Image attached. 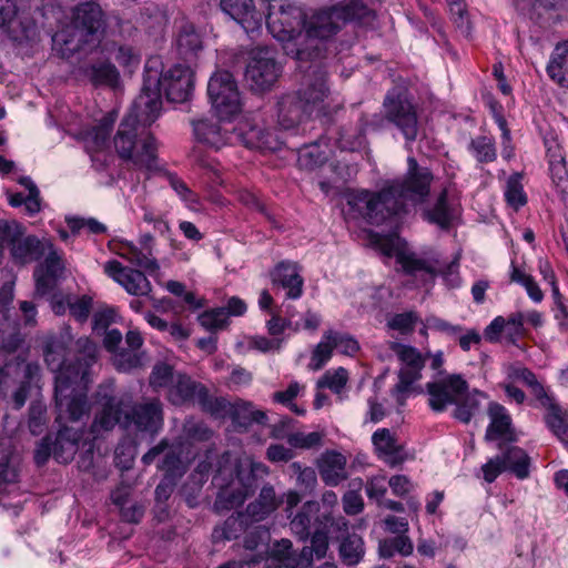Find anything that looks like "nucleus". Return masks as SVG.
I'll return each mask as SVG.
<instances>
[{
  "label": "nucleus",
  "mask_w": 568,
  "mask_h": 568,
  "mask_svg": "<svg viewBox=\"0 0 568 568\" xmlns=\"http://www.w3.org/2000/svg\"><path fill=\"white\" fill-rule=\"evenodd\" d=\"M169 183L186 206L193 211L200 210V201L197 195L187 187V185L178 176L170 174L168 176Z\"/></svg>",
  "instance_id": "nucleus-50"
},
{
  "label": "nucleus",
  "mask_w": 568,
  "mask_h": 568,
  "mask_svg": "<svg viewBox=\"0 0 568 568\" xmlns=\"http://www.w3.org/2000/svg\"><path fill=\"white\" fill-rule=\"evenodd\" d=\"M395 353L400 362L397 389L399 393H410L420 389L417 383L422 378L425 357L415 347L396 345Z\"/></svg>",
  "instance_id": "nucleus-20"
},
{
  "label": "nucleus",
  "mask_w": 568,
  "mask_h": 568,
  "mask_svg": "<svg viewBox=\"0 0 568 568\" xmlns=\"http://www.w3.org/2000/svg\"><path fill=\"white\" fill-rule=\"evenodd\" d=\"M185 430L189 438L187 444L179 443L168 448L166 444L162 442L159 446L150 449L142 458L143 463L149 465L168 449L161 465V468L166 473L165 478L155 489L158 500H166L169 498L173 491L174 478L181 476L185 470L186 464L195 457L193 453L195 442L207 440L211 436L209 428L202 424L196 426L187 425Z\"/></svg>",
  "instance_id": "nucleus-9"
},
{
  "label": "nucleus",
  "mask_w": 568,
  "mask_h": 568,
  "mask_svg": "<svg viewBox=\"0 0 568 568\" xmlns=\"http://www.w3.org/2000/svg\"><path fill=\"white\" fill-rule=\"evenodd\" d=\"M78 344L84 363L79 362L75 366L65 364L64 349L60 346L52 344L45 352V362L55 373L54 394L60 423L64 419L78 423L88 413L84 396L90 382L89 367L95 361L98 348L88 338L79 339Z\"/></svg>",
  "instance_id": "nucleus-5"
},
{
  "label": "nucleus",
  "mask_w": 568,
  "mask_h": 568,
  "mask_svg": "<svg viewBox=\"0 0 568 568\" xmlns=\"http://www.w3.org/2000/svg\"><path fill=\"white\" fill-rule=\"evenodd\" d=\"M122 334L118 329H109L103 338L104 348L112 355L113 365L118 371L130 372L143 365L144 355L140 352L143 338L139 331L130 329L125 336L128 349L119 348Z\"/></svg>",
  "instance_id": "nucleus-15"
},
{
  "label": "nucleus",
  "mask_w": 568,
  "mask_h": 568,
  "mask_svg": "<svg viewBox=\"0 0 568 568\" xmlns=\"http://www.w3.org/2000/svg\"><path fill=\"white\" fill-rule=\"evenodd\" d=\"M272 282L286 291L290 298H298L303 292V278L297 264L282 262L271 273Z\"/></svg>",
  "instance_id": "nucleus-29"
},
{
  "label": "nucleus",
  "mask_w": 568,
  "mask_h": 568,
  "mask_svg": "<svg viewBox=\"0 0 568 568\" xmlns=\"http://www.w3.org/2000/svg\"><path fill=\"white\" fill-rule=\"evenodd\" d=\"M372 246L381 251L386 257H395L405 273L415 276L426 284L435 277V268L426 261L417 258L408 248L407 243L396 233L381 235L369 234Z\"/></svg>",
  "instance_id": "nucleus-12"
},
{
  "label": "nucleus",
  "mask_w": 568,
  "mask_h": 568,
  "mask_svg": "<svg viewBox=\"0 0 568 568\" xmlns=\"http://www.w3.org/2000/svg\"><path fill=\"white\" fill-rule=\"evenodd\" d=\"M387 118L396 124L408 141L417 136V115L405 93H388L384 102Z\"/></svg>",
  "instance_id": "nucleus-19"
},
{
  "label": "nucleus",
  "mask_w": 568,
  "mask_h": 568,
  "mask_svg": "<svg viewBox=\"0 0 568 568\" xmlns=\"http://www.w3.org/2000/svg\"><path fill=\"white\" fill-rule=\"evenodd\" d=\"M135 453L136 452H135L134 445H129V446H125L124 444L119 445L115 449L116 465L123 469L130 468L134 460Z\"/></svg>",
  "instance_id": "nucleus-62"
},
{
  "label": "nucleus",
  "mask_w": 568,
  "mask_h": 568,
  "mask_svg": "<svg viewBox=\"0 0 568 568\" xmlns=\"http://www.w3.org/2000/svg\"><path fill=\"white\" fill-rule=\"evenodd\" d=\"M72 24L74 29L85 32V36H95L104 31L105 21L99 4L87 2L73 10Z\"/></svg>",
  "instance_id": "nucleus-26"
},
{
  "label": "nucleus",
  "mask_w": 568,
  "mask_h": 568,
  "mask_svg": "<svg viewBox=\"0 0 568 568\" xmlns=\"http://www.w3.org/2000/svg\"><path fill=\"white\" fill-rule=\"evenodd\" d=\"M280 73L281 69L274 61L271 50L256 49L251 52L245 79L253 90L262 92L271 89Z\"/></svg>",
  "instance_id": "nucleus-17"
},
{
  "label": "nucleus",
  "mask_w": 568,
  "mask_h": 568,
  "mask_svg": "<svg viewBox=\"0 0 568 568\" xmlns=\"http://www.w3.org/2000/svg\"><path fill=\"white\" fill-rule=\"evenodd\" d=\"M333 524L331 517H325V523L320 525L312 537L311 548H304L300 558L292 554V542L288 539L276 541L266 558L267 567L278 568H306L311 564V556L314 552L317 559L324 558L328 549L327 525Z\"/></svg>",
  "instance_id": "nucleus-13"
},
{
  "label": "nucleus",
  "mask_w": 568,
  "mask_h": 568,
  "mask_svg": "<svg viewBox=\"0 0 568 568\" xmlns=\"http://www.w3.org/2000/svg\"><path fill=\"white\" fill-rule=\"evenodd\" d=\"M326 160L327 155L322 150V145L315 143L301 149L297 162L302 169L312 170L315 166L322 165Z\"/></svg>",
  "instance_id": "nucleus-46"
},
{
  "label": "nucleus",
  "mask_w": 568,
  "mask_h": 568,
  "mask_svg": "<svg viewBox=\"0 0 568 568\" xmlns=\"http://www.w3.org/2000/svg\"><path fill=\"white\" fill-rule=\"evenodd\" d=\"M119 315L113 307H103L93 315V332L95 334L108 333V327L116 323Z\"/></svg>",
  "instance_id": "nucleus-52"
},
{
  "label": "nucleus",
  "mask_w": 568,
  "mask_h": 568,
  "mask_svg": "<svg viewBox=\"0 0 568 568\" xmlns=\"http://www.w3.org/2000/svg\"><path fill=\"white\" fill-rule=\"evenodd\" d=\"M109 250L130 263L143 268L150 276L158 277L160 271L158 262L144 255L132 243L121 239H112L109 242Z\"/></svg>",
  "instance_id": "nucleus-28"
},
{
  "label": "nucleus",
  "mask_w": 568,
  "mask_h": 568,
  "mask_svg": "<svg viewBox=\"0 0 568 568\" xmlns=\"http://www.w3.org/2000/svg\"><path fill=\"white\" fill-rule=\"evenodd\" d=\"M490 424L486 433V440H516L514 429L511 428V418L506 408L497 403L489 405Z\"/></svg>",
  "instance_id": "nucleus-32"
},
{
  "label": "nucleus",
  "mask_w": 568,
  "mask_h": 568,
  "mask_svg": "<svg viewBox=\"0 0 568 568\" xmlns=\"http://www.w3.org/2000/svg\"><path fill=\"white\" fill-rule=\"evenodd\" d=\"M322 479L335 486L346 478V457L337 452H326L317 464Z\"/></svg>",
  "instance_id": "nucleus-33"
},
{
  "label": "nucleus",
  "mask_w": 568,
  "mask_h": 568,
  "mask_svg": "<svg viewBox=\"0 0 568 568\" xmlns=\"http://www.w3.org/2000/svg\"><path fill=\"white\" fill-rule=\"evenodd\" d=\"M281 341L278 338H272L268 339L266 337L262 336H255V337H245L242 343H239V347L241 348V352H244L245 349H256L262 353H267L272 351H277L280 348Z\"/></svg>",
  "instance_id": "nucleus-51"
},
{
  "label": "nucleus",
  "mask_w": 568,
  "mask_h": 568,
  "mask_svg": "<svg viewBox=\"0 0 568 568\" xmlns=\"http://www.w3.org/2000/svg\"><path fill=\"white\" fill-rule=\"evenodd\" d=\"M398 536L390 539H385L379 544V554L382 557H392L395 552L402 556H409L413 552V542L406 534H397Z\"/></svg>",
  "instance_id": "nucleus-45"
},
{
  "label": "nucleus",
  "mask_w": 568,
  "mask_h": 568,
  "mask_svg": "<svg viewBox=\"0 0 568 568\" xmlns=\"http://www.w3.org/2000/svg\"><path fill=\"white\" fill-rule=\"evenodd\" d=\"M547 74L560 88L568 89V39L554 49L547 65Z\"/></svg>",
  "instance_id": "nucleus-34"
},
{
  "label": "nucleus",
  "mask_w": 568,
  "mask_h": 568,
  "mask_svg": "<svg viewBox=\"0 0 568 568\" xmlns=\"http://www.w3.org/2000/svg\"><path fill=\"white\" fill-rule=\"evenodd\" d=\"M82 432L78 428L64 425L57 435L53 449L48 437L41 440L34 452L36 463L43 465L51 454H53L57 462L69 463L75 455L81 442L83 447L88 445V450H91L92 444L88 439L82 440Z\"/></svg>",
  "instance_id": "nucleus-16"
},
{
  "label": "nucleus",
  "mask_w": 568,
  "mask_h": 568,
  "mask_svg": "<svg viewBox=\"0 0 568 568\" xmlns=\"http://www.w3.org/2000/svg\"><path fill=\"white\" fill-rule=\"evenodd\" d=\"M341 557L346 565H355L363 557V540L357 535L347 537L341 544L339 548Z\"/></svg>",
  "instance_id": "nucleus-47"
},
{
  "label": "nucleus",
  "mask_w": 568,
  "mask_h": 568,
  "mask_svg": "<svg viewBox=\"0 0 568 568\" xmlns=\"http://www.w3.org/2000/svg\"><path fill=\"white\" fill-rule=\"evenodd\" d=\"M375 20V10L364 0H343L311 16L284 0H272L265 23L270 36H335L347 23L371 27Z\"/></svg>",
  "instance_id": "nucleus-3"
},
{
  "label": "nucleus",
  "mask_w": 568,
  "mask_h": 568,
  "mask_svg": "<svg viewBox=\"0 0 568 568\" xmlns=\"http://www.w3.org/2000/svg\"><path fill=\"white\" fill-rule=\"evenodd\" d=\"M92 306V300L88 296L71 297L54 295L52 300V310L55 314H64L67 308L78 321H85Z\"/></svg>",
  "instance_id": "nucleus-35"
},
{
  "label": "nucleus",
  "mask_w": 568,
  "mask_h": 568,
  "mask_svg": "<svg viewBox=\"0 0 568 568\" xmlns=\"http://www.w3.org/2000/svg\"><path fill=\"white\" fill-rule=\"evenodd\" d=\"M366 491L369 498L381 500L386 493V477L383 475L371 478L367 483Z\"/></svg>",
  "instance_id": "nucleus-64"
},
{
  "label": "nucleus",
  "mask_w": 568,
  "mask_h": 568,
  "mask_svg": "<svg viewBox=\"0 0 568 568\" xmlns=\"http://www.w3.org/2000/svg\"><path fill=\"white\" fill-rule=\"evenodd\" d=\"M501 458L506 463L508 470L517 478L524 479L528 477L530 458L523 448L510 447Z\"/></svg>",
  "instance_id": "nucleus-40"
},
{
  "label": "nucleus",
  "mask_w": 568,
  "mask_h": 568,
  "mask_svg": "<svg viewBox=\"0 0 568 568\" xmlns=\"http://www.w3.org/2000/svg\"><path fill=\"white\" fill-rule=\"evenodd\" d=\"M99 38H52V50L62 59H74L90 57V61L98 54L97 45Z\"/></svg>",
  "instance_id": "nucleus-25"
},
{
  "label": "nucleus",
  "mask_w": 568,
  "mask_h": 568,
  "mask_svg": "<svg viewBox=\"0 0 568 568\" xmlns=\"http://www.w3.org/2000/svg\"><path fill=\"white\" fill-rule=\"evenodd\" d=\"M505 470H508V467L501 457L490 458L481 466L484 479L487 483L495 481V479Z\"/></svg>",
  "instance_id": "nucleus-59"
},
{
  "label": "nucleus",
  "mask_w": 568,
  "mask_h": 568,
  "mask_svg": "<svg viewBox=\"0 0 568 568\" xmlns=\"http://www.w3.org/2000/svg\"><path fill=\"white\" fill-rule=\"evenodd\" d=\"M428 402L432 409L442 412L455 405V417L468 423L475 405L468 398V385L462 375L452 374L427 384Z\"/></svg>",
  "instance_id": "nucleus-10"
},
{
  "label": "nucleus",
  "mask_w": 568,
  "mask_h": 568,
  "mask_svg": "<svg viewBox=\"0 0 568 568\" xmlns=\"http://www.w3.org/2000/svg\"><path fill=\"white\" fill-rule=\"evenodd\" d=\"M199 321L207 329H220L227 324V314L224 308H214L201 314Z\"/></svg>",
  "instance_id": "nucleus-54"
},
{
  "label": "nucleus",
  "mask_w": 568,
  "mask_h": 568,
  "mask_svg": "<svg viewBox=\"0 0 568 568\" xmlns=\"http://www.w3.org/2000/svg\"><path fill=\"white\" fill-rule=\"evenodd\" d=\"M112 500L114 504L121 507L122 517L132 523H136L142 517L143 510L140 506H133L132 508H124L125 500L120 490L112 494Z\"/></svg>",
  "instance_id": "nucleus-60"
},
{
  "label": "nucleus",
  "mask_w": 568,
  "mask_h": 568,
  "mask_svg": "<svg viewBox=\"0 0 568 568\" xmlns=\"http://www.w3.org/2000/svg\"><path fill=\"white\" fill-rule=\"evenodd\" d=\"M344 510L348 515H356L362 511L364 503L359 493L351 490L343 498Z\"/></svg>",
  "instance_id": "nucleus-63"
},
{
  "label": "nucleus",
  "mask_w": 568,
  "mask_h": 568,
  "mask_svg": "<svg viewBox=\"0 0 568 568\" xmlns=\"http://www.w3.org/2000/svg\"><path fill=\"white\" fill-rule=\"evenodd\" d=\"M310 69H314V81L307 82L306 88L297 94H287L278 102V124L284 130L295 128L308 118L328 116L338 105L327 91L324 72L317 64H312Z\"/></svg>",
  "instance_id": "nucleus-6"
},
{
  "label": "nucleus",
  "mask_w": 568,
  "mask_h": 568,
  "mask_svg": "<svg viewBox=\"0 0 568 568\" xmlns=\"http://www.w3.org/2000/svg\"><path fill=\"white\" fill-rule=\"evenodd\" d=\"M220 8L240 24L245 33L250 34L261 31L263 18L256 11L253 0H220Z\"/></svg>",
  "instance_id": "nucleus-24"
},
{
  "label": "nucleus",
  "mask_w": 568,
  "mask_h": 568,
  "mask_svg": "<svg viewBox=\"0 0 568 568\" xmlns=\"http://www.w3.org/2000/svg\"><path fill=\"white\" fill-rule=\"evenodd\" d=\"M473 149L480 162H491L496 158V150L490 138L480 136L473 141Z\"/></svg>",
  "instance_id": "nucleus-55"
},
{
  "label": "nucleus",
  "mask_w": 568,
  "mask_h": 568,
  "mask_svg": "<svg viewBox=\"0 0 568 568\" xmlns=\"http://www.w3.org/2000/svg\"><path fill=\"white\" fill-rule=\"evenodd\" d=\"M521 180L523 175L515 173L508 178L505 187V199L515 210H518L527 203V195L524 191Z\"/></svg>",
  "instance_id": "nucleus-44"
},
{
  "label": "nucleus",
  "mask_w": 568,
  "mask_h": 568,
  "mask_svg": "<svg viewBox=\"0 0 568 568\" xmlns=\"http://www.w3.org/2000/svg\"><path fill=\"white\" fill-rule=\"evenodd\" d=\"M388 486L392 493L398 497H404L414 489V484L404 475H396L389 478Z\"/></svg>",
  "instance_id": "nucleus-61"
},
{
  "label": "nucleus",
  "mask_w": 568,
  "mask_h": 568,
  "mask_svg": "<svg viewBox=\"0 0 568 568\" xmlns=\"http://www.w3.org/2000/svg\"><path fill=\"white\" fill-rule=\"evenodd\" d=\"M84 72L94 85H106L112 89L119 85V73L116 69L108 62L93 64L85 69Z\"/></svg>",
  "instance_id": "nucleus-39"
},
{
  "label": "nucleus",
  "mask_w": 568,
  "mask_h": 568,
  "mask_svg": "<svg viewBox=\"0 0 568 568\" xmlns=\"http://www.w3.org/2000/svg\"><path fill=\"white\" fill-rule=\"evenodd\" d=\"M150 385L154 389L162 387L169 388V400L174 405L186 403H197L205 405L206 388L189 376L183 374H173V369L168 364H158L154 366L150 376Z\"/></svg>",
  "instance_id": "nucleus-11"
},
{
  "label": "nucleus",
  "mask_w": 568,
  "mask_h": 568,
  "mask_svg": "<svg viewBox=\"0 0 568 568\" xmlns=\"http://www.w3.org/2000/svg\"><path fill=\"white\" fill-rule=\"evenodd\" d=\"M508 376L514 381L523 382L527 385L536 399L547 409L545 419L550 430L568 446V425L566 423V414L555 403L554 398L548 394L544 385L537 381L536 376L526 368L511 367Z\"/></svg>",
  "instance_id": "nucleus-14"
},
{
  "label": "nucleus",
  "mask_w": 568,
  "mask_h": 568,
  "mask_svg": "<svg viewBox=\"0 0 568 568\" xmlns=\"http://www.w3.org/2000/svg\"><path fill=\"white\" fill-rule=\"evenodd\" d=\"M322 438L323 434L318 432L294 433L288 436L287 442L292 447L308 449L320 445Z\"/></svg>",
  "instance_id": "nucleus-56"
},
{
  "label": "nucleus",
  "mask_w": 568,
  "mask_h": 568,
  "mask_svg": "<svg viewBox=\"0 0 568 568\" xmlns=\"http://www.w3.org/2000/svg\"><path fill=\"white\" fill-rule=\"evenodd\" d=\"M417 318L418 317L415 312L396 314L388 321V327L398 331L402 334H407L412 332Z\"/></svg>",
  "instance_id": "nucleus-57"
},
{
  "label": "nucleus",
  "mask_w": 568,
  "mask_h": 568,
  "mask_svg": "<svg viewBox=\"0 0 568 568\" xmlns=\"http://www.w3.org/2000/svg\"><path fill=\"white\" fill-rule=\"evenodd\" d=\"M349 375L344 367L328 369L317 382V388H327L336 395H342L346 389Z\"/></svg>",
  "instance_id": "nucleus-41"
},
{
  "label": "nucleus",
  "mask_w": 568,
  "mask_h": 568,
  "mask_svg": "<svg viewBox=\"0 0 568 568\" xmlns=\"http://www.w3.org/2000/svg\"><path fill=\"white\" fill-rule=\"evenodd\" d=\"M459 193L453 184L446 186L433 209L425 212V219L440 227H448L460 215Z\"/></svg>",
  "instance_id": "nucleus-22"
},
{
  "label": "nucleus",
  "mask_w": 568,
  "mask_h": 568,
  "mask_svg": "<svg viewBox=\"0 0 568 568\" xmlns=\"http://www.w3.org/2000/svg\"><path fill=\"white\" fill-rule=\"evenodd\" d=\"M334 349L347 356H354L359 351L358 342L349 334L334 331V339H332Z\"/></svg>",
  "instance_id": "nucleus-53"
},
{
  "label": "nucleus",
  "mask_w": 568,
  "mask_h": 568,
  "mask_svg": "<svg viewBox=\"0 0 568 568\" xmlns=\"http://www.w3.org/2000/svg\"><path fill=\"white\" fill-rule=\"evenodd\" d=\"M274 488L265 486L260 493L256 503L248 505L247 515L255 521L262 520L277 507Z\"/></svg>",
  "instance_id": "nucleus-38"
},
{
  "label": "nucleus",
  "mask_w": 568,
  "mask_h": 568,
  "mask_svg": "<svg viewBox=\"0 0 568 568\" xmlns=\"http://www.w3.org/2000/svg\"><path fill=\"white\" fill-rule=\"evenodd\" d=\"M207 95L220 125L206 119L195 121L194 134L201 143L215 150L235 141L260 151L273 152L281 149L283 142L278 134L267 132L264 135L247 118L234 125L242 113L243 103L231 72L216 70L209 80Z\"/></svg>",
  "instance_id": "nucleus-2"
},
{
  "label": "nucleus",
  "mask_w": 568,
  "mask_h": 568,
  "mask_svg": "<svg viewBox=\"0 0 568 568\" xmlns=\"http://www.w3.org/2000/svg\"><path fill=\"white\" fill-rule=\"evenodd\" d=\"M428 331L439 332L449 336H454L462 331V327L453 325L440 317L430 315L427 316L423 322V327L420 328L419 333L424 337H427Z\"/></svg>",
  "instance_id": "nucleus-49"
},
{
  "label": "nucleus",
  "mask_w": 568,
  "mask_h": 568,
  "mask_svg": "<svg viewBox=\"0 0 568 568\" xmlns=\"http://www.w3.org/2000/svg\"><path fill=\"white\" fill-rule=\"evenodd\" d=\"M281 45L287 55L293 57L302 64L303 62L311 61L314 63L321 58L318 49L320 43L316 40H325L326 38H278ZM302 68V65H300Z\"/></svg>",
  "instance_id": "nucleus-30"
},
{
  "label": "nucleus",
  "mask_w": 568,
  "mask_h": 568,
  "mask_svg": "<svg viewBox=\"0 0 568 568\" xmlns=\"http://www.w3.org/2000/svg\"><path fill=\"white\" fill-rule=\"evenodd\" d=\"M332 339H334V331H326L323 334L321 342L315 346L312 353L311 362L308 364L312 371L321 369L331 359L334 351Z\"/></svg>",
  "instance_id": "nucleus-42"
},
{
  "label": "nucleus",
  "mask_w": 568,
  "mask_h": 568,
  "mask_svg": "<svg viewBox=\"0 0 568 568\" xmlns=\"http://www.w3.org/2000/svg\"><path fill=\"white\" fill-rule=\"evenodd\" d=\"M99 397L101 409L97 414L90 432L93 438H97L100 432L110 430L118 423L125 428L134 426L138 430L150 434L158 433L162 426L161 403L156 399L128 412L129 399L111 397L106 392H99Z\"/></svg>",
  "instance_id": "nucleus-7"
},
{
  "label": "nucleus",
  "mask_w": 568,
  "mask_h": 568,
  "mask_svg": "<svg viewBox=\"0 0 568 568\" xmlns=\"http://www.w3.org/2000/svg\"><path fill=\"white\" fill-rule=\"evenodd\" d=\"M549 174L556 187L565 190L568 186V166L564 150L555 138L546 139Z\"/></svg>",
  "instance_id": "nucleus-31"
},
{
  "label": "nucleus",
  "mask_w": 568,
  "mask_h": 568,
  "mask_svg": "<svg viewBox=\"0 0 568 568\" xmlns=\"http://www.w3.org/2000/svg\"><path fill=\"white\" fill-rule=\"evenodd\" d=\"M377 456L390 466L398 465L406 459V453L395 435L387 428L377 429L372 437Z\"/></svg>",
  "instance_id": "nucleus-27"
},
{
  "label": "nucleus",
  "mask_w": 568,
  "mask_h": 568,
  "mask_svg": "<svg viewBox=\"0 0 568 568\" xmlns=\"http://www.w3.org/2000/svg\"><path fill=\"white\" fill-rule=\"evenodd\" d=\"M160 64L155 58L146 62L142 91L114 138L120 158L146 172L158 170L156 143L148 126L161 113L162 94L169 102L182 103L194 87V72L189 65L176 63L159 72Z\"/></svg>",
  "instance_id": "nucleus-1"
},
{
  "label": "nucleus",
  "mask_w": 568,
  "mask_h": 568,
  "mask_svg": "<svg viewBox=\"0 0 568 568\" xmlns=\"http://www.w3.org/2000/svg\"><path fill=\"white\" fill-rule=\"evenodd\" d=\"M201 406L216 416H229L235 427H246L252 423L262 424L265 419V414L262 410L254 409L251 403L244 400H236L234 403L223 398L210 400L206 394L205 405Z\"/></svg>",
  "instance_id": "nucleus-18"
},
{
  "label": "nucleus",
  "mask_w": 568,
  "mask_h": 568,
  "mask_svg": "<svg viewBox=\"0 0 568 568\" xmlns=\"http://www.w3.org/2000/svg\"><path fill=\"white\" fill-rule=\"evenodd\" d=\"M318 505L316 503H306L302 511L297 514L291 521V529L301 538L308 536V528L311 524L310 515L317 511Z\"/></svg>",
  "instance_id": "nucleus-48"
},
{
  "label": "nucleus",
  "mask_w": 568,
  "mask_h": 568,
  "mask_svg": "<svg viewBox=\"0 0 568 568\" xmlns=\"http://www.w3.org/2000/svg\"><path fill=\"white\" fill-rule=\"evenodd\" d=\"M20 184L24 187L23 192L7 191L9 204L13 207H18L23 204L29 214L39 212L41 204L36 185L28 178L20 179Z\"/></svg>",
  "instance_id": "nucleus-37"
},
{
  "label": "nucleus",
  "mask_w": 568,
  "mask_h": 568,
  "mask_svg": "<svg viewBox=\"0 0 568 568\" xmlns=\"http://www.w3.org/2000/svg\"><path fill=\"white\" fill-rule=\"evenodd\" d=\"M214 477L216 485L226 476H232L226 486H222L215 501L219 509H231L241 506L246 497L254 490L255 480L267 474V467L254 463L248 456L232 458L230 453L222 456Z\"/></svg>",
  "instance_id": "nucleus-8"
},
{
  "label": "nucleus",
  "mask_w": 568,
  "mask_h": 568,
  "mask_svg": "<svg viewBox=\"0 0 568 568\" xmlns=\"http://www.w3.org/2000/svg\"><path fill=\"white\" fill-rule=\"evenodd\" d=\"M103 270L110 278L120 284L129 294L146 295L151 291V284L141 271L123 266L116 260L108 261Z\"/></svg>",
  "instance_id": "nucleus-23"
},
{
  "label": "nucleus",
  "mask_w": 568,
  "mask_h": 568,
  "mask_svg": "<svg viewBox=\"0 0 568 568\" xmlns=\"http://www.w3.org/2000/svg\"><path fill=\"white\" fill-rule=\"evenodd\" d=\"M114 121L115 116L109 112L100 119L97 126L83 134L82 139L89 153H95L105 148Z\"/></svg>",
  "instance_id": "nucleus-36"
},
{
  "label": "nucleus",
  "mask_w": 568,
  "mask_h": 568,
  "mask_svg": "<svg viewBox=\"0 0 568 568\" xmlns=\"http://www.w3.org/2000/svg\"><path fill=\"white\" fill-rule=\"evenodd\" d=\"M432 179L427 169L419 168L414 158H408V171L404 181H394L378 193L367 190L347 191L345 199L348 214L362 217L371 224H381L423 202L429 193Z\"/></svg>",
  "instance_id": "nucleus-4"
},
{
  "label": "nucleus",
  "mask_w": 568,
  "mask_h": 568,
  "mask_svg": "<svg viewBox=\"0 0 568 568\" xmlns=\"http://www.w3.org/2000/svg\"><path fill=\"white\" fill-rule=\"evenodd\" d=\"M510 280L511 282L520 284L532 302L540 303L544 300V293L535 278L514 263H511Z\"/></svg>",
  "instance_id": "nucleus-43"
},
{
  "label": "nucleus",
  "mask_w": 568,
  "mask_h": 568,
  "mask_svg": "<svg viewBox=\"0 0 568 568\" xmlns=\"http://www.w3.org/2000/svg\"><path fill=\"white\" fill-rule=\"evenodd\" d=\"M302 388L303 387L298 383L293 382L287 386L285 390L275 393L274 399L278 403L290 406V408L296 414H303L304 410H300L295 404H292V400L297 396Z\"/></svg>",
  "instance_id": "nucleus-58"
},
{
  "label": "nucleus",
  "mask_w": 568,
  "mask_h": 568,
  "mask_svg": "<svg viewBox=\"0 0 568 568\" xmlns=\"http://www.w3.org/2000/svg\"><path fill=\"white\" fill-rule=\"evenodd\" d=\"M516 7L540 26L555 24L568 17V0H517Z\"/></svg>",
  "instance_id": "nucleus-21"
}]
</instances>
